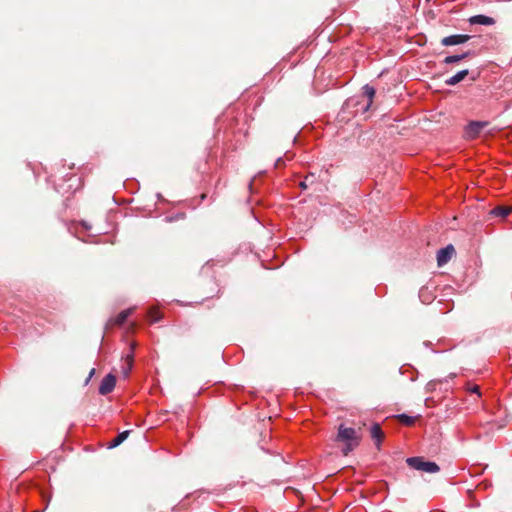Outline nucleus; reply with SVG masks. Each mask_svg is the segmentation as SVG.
Returning a JSON list of instances; mask_svg holds the SVG:
<instances>
[{
  "label": "nucleus",
  "instance_id": "2eb2a0df",
  "mask_svg": "<svg viewBox=\"0 0 512 512\" xmlns=\"http://www.w3.org/2000/svg\"><path fill=\"white\" fill-rule=\"evenodd\" d=\"M125 362L127 364V367L123 369V374L125 377H127L133 367V362H134V356L132 353L128 354L126 357H125Z\"/></svg>",
  "mask_w": 512,
  "mask_h": 512
},
{
  "label": "nucleus",
  "instance_id": "9b49d317",
  "mask_svg": "<svg viewBox=\"0 0 512 512\" xmlns=\"http://www.w3.org/2000/svg\"><path fill=\"white\" fill-rule=\"evenodd\" d=\"M363 91L364 95L368 98V103L364 109L365 111H367L373 102V98L375 96V89L372 86L365 85L363 87Z\"/></svg>",
  "mask_w": 512,
  "mask_h": 512
},
{
  "label": "nucleus",
  "instance_id": "aec40b11",
  "mask_svg": "<svg viewBox=\"0 0 512 512\" xmlns=\"http://www.w3.org/2000/svg\"><path fill=\"white\" fill-rule=\"evenodd\" d=\"M219 291H220V290L218 289V286L216 285V286H215V289H213V290H212L211 295L207 296V298H212V297H214V296L218 295Z\"/></svg>",
  "mask_w": 512,
  "mask_h": 512
},
{
  "label": "nucleus",
  "instance_id": "9d476101",
  "mask_svg": "<svg viewBox=\"0 0 512 512\" xmlns=\"http://www.w3.org/2000/svg\"><path fill=\"white\" fill-rule=\"evenodd\" d=\"M511 211L512 206H497L491 210L490 214L496 217L505 218L511 213Z\"/></svg>",
  "mask_w": 512,
  "mask_h": 512
},
{
  "label": "nucleus",
  "instance_id": "ddd939ff",
  "mask_svg": "<svg viewBox=\"0 0 512 512\" xmlns=\"http://www.w3.org/2000/svg\"><path fill=\"white\" fill-rule=\"evenodd\" d=\"M470 55V52H466V53H463V54H459V55H452V56H447L444 60H443V63L445 64H452V63H456V62H459L463 59H465L466 57H468Z\"/></svg>",
  "mask_w": 512,
  "mask_h": 512
},
{
  "label": "nucleus",
  "instance_id": "a211bd4d",
  "mask_svg": "<svg viewBox=\"0 0 512 512\" xmlns=\"http://www.w3.org/2000/svg\"><path fill=\"white\" fill-rule=\"evenodd\" d=\"M314 177V174H310L305 177V180L300 183V187L302 189H306L308 187V181Z\"/></svg>",
  "mask_w": 512,
  "mask_h": 512
},
{
  "label": "nucleus",
  "instance_id": "4be33fe9",
  "mask_svg": "<svg viewBox=\"0 0 512 512\" xmlns=\"http://www.w3.org/2000/svg\"><path fill=\"white\" fill-rule=\"evenodd\" d=\"M90 380H91V378H89V376H87L84 384L87 385L90 382Z\"/></svg>",
  "mask_w": 512,
  "mask_h": 512
},
{
  "label": "nucleus",
  "instance_id": "f03ea898",
  "mask_svg": "<svg viewBox=\"0 0 512 512\" xmlns=\"http://www.w3.org/2000/svg\"><path fill=\"white\" fill-rule=\"evenodd\" d=\"M406 463L419 471L427 473H437L440 468L435 462L425 461L423 457H410L406 459Z\"/></svg>",
  "mask_w": 512,
  "mask_h": 512
},
{
  "label": "nucleus",
  "instance_id": "dca6fc26",
  "mask_svg": "<svg viewBox=\"0 0 512 512\" xmlns=\"http://www.w3.org/2000/svg\"><path fill=\"white\" fill-rule=\"evenodd\" d=\"M399 421L402 423V424H405L407 426H411L414 424L415 422V418L414 417H411V416H408L406 414H400L397 416Z\"/></svg>",
  "mask_w": 512,
  "mask_h": 512
},
{
  "label": "nucleus",
  "instance_id": "423d86ee",
  "mask_svg": "<svg viewBox=\"0 0 512 512\" xmlns=\"http://www.w3.org/2000/svg\"><path fill=\"white\" fill-rule=\"evenodd\" d=\"M470 39L469 35H463V34H456L444 37L441 40V44L443 46H452V45H459L467 42Z\"/></svg>",
  "mask_w": 512,
  "mask_h": 512
},
{
  "label": "nucleus",
  "instance_id": "6e6552de",
  "mask_svg": "<svg viewBox=\"0 0 512 512\" xmlns=\"http://www.w3.org/2000/svg\"><path fill=\"white\" fill-rule=\"evenodd\" d=\"M469 22L471 24H480V25H487V26L495 24L494 18L489 17V16H485V15H475V16H472L469 19Z\"/></svg>",
  "mask_w": 512,
  "mask_h": 512
},
{
  "label": "nucleus",
  "instance_id": "412c9836",
  "mask_svg": "<svg viewBox=\"0 0 512 512\" xmlns=\"http://www.w3.org/2000/svg\"><path fill=\"white\" fill-rule=\"evenodd\" d=\"M94 374H95V369H94V368H92V369L90 370L89 374H88L89 378H92V377L94 376Z\"/></svg>",
  "mask_w": 512,
  "mask_h": 512
},
{
  "label": "nucleus",
  "instance_id": "20e7f679",
  "mask_svg": "<svg viewBox=\"0 0 512 512\" xmlns=\"http://www.w3.org/2000/svg\"><path fill=\"white\" fill-rule=\"evenodd\" d=\"M487 124V122L481 121L470 122L465 128V137L468 139H475Z\"/></svg>",
  "mask_w": 512,
  "mask_h": 512
},
{
  "label": "nucleus",
  "instance_id": "39448f33",
  "mask_svg": "<svg viewBox=\"0 0 512 512\" xmlns=\"http://www.w3.org/2000/svg\"><path fill=\"white\" fill-rule=\"evenodd\" d=\"M116 385V377L113 374L106 375L99 386V393L101 395H107L113 391Z\"/></svg>",
  "mask_w": 512,
  "mask_h": 512
},
{
  "label": "nucleus",
  "instance_id": "f3484780",
  "mask_svg": "<svg viewBox=\"0 0 512 512\" xmlns=\"http://www.w3.org/2000/svg\"><path fill=\"white\" fill-rule=\"evenodd\" d=\"M148 315L152 323L158 322L162 318L161 313L157 309H150Z\"/></svg>",
  "mask_w": 512,
  "mask_h": 512
},
{
  "label": "nucleus",
  "instance_id": "f257e3e1",
  "mask_svg": "<svg viewBox=\"0 0 512 512\" xmlns=\"http://www.w3.org/2000/svg\"><path fill=\"white\" fill-rule=\"evenodd\" d=\"M361 429V427L355 429L351 427H346L343 424L339 425L338 433L335 440L338 442H343L345 444V447L342 449L343 455L347 456L359 445L362 438Z\"/></svg>",
  "mask_w": 512,
  "mask_h": 512
},
{
  "label": "nucleus",
  "instance_id": "4468645a",
  "mask_svg": "<svg viewBox=\"0 0 512 512\" xmlns=\"http://www.w3.org/2000/svg\"><path fill=\"white\" fill-rule=\"evenodd\" d=\"M131 313H132V309H126V310L121 311L115 318V323L118 325L123 324L126 321V319L130 316Z\"/></svg>",
  "mask_w": 512,
  "mask_h": 512
},
{
  "label": "nucleus",
  "instance_id": "7ed1b4c3",
  "mask_svg": "<svg viewBox=\"0 0 512 512\" xmlns=\"http://www.w3.org/2000/svg\"><path fill=\"white\" fill-rule=\"evenodd\" d=\"M454 254H455V248L452 244H449L446 247L441 248L437 252V265L439 267L444 266L451 260V258L453 257Z\"/></svg>",
  "mask_w": 512,
  "mask_h": 512
},
{
  "label": "nucleus",
  "instance_id": "6ab92c4d",
  "mask_svg": "<svg viewBox=\"0 0 512 512\" xmlns=\"http://www.w3.org/2000/svg\"><path fill=\"white\" fill-rule=\"evenodd\" d=\"M468 390H469L470 392H472V393H476L478 396H480V395H481V393H480V388H479V386H478V385H473V386H471V387H468Z\"/></svg>",
  "mask_w": 512,
  "mask_h": 512
},
{
  "label": "nucleus",
  "instance_id": "5701e85b",
  "mask_svg": "<svg viewBox=\"0 0 512 512\" xmlns=\"http://www.w3.org/2000/svg\"><path fill=\"white\" fill-rule=\"evenodd\" d=\"M33 512H39V511L35 510V511H33Z\"/></svg>",
  "mask_w": 512,
  "mask_h": 512
},
{
  "label": "nucleus",
  "instance_id": "f8f14e48",
  "mask_svg": "<svg viewBox=\"0 0 512 512\" xmlns=\"http://www.w3.org/2000/svg\"><path fill=\"white\" fill-rule=\"evenodd\" d=\"M129 431H123L121 432L120 434H118L109 444V448H114V447H117L119 446L122 442H124L128 435H129Z\"/></svg>",
  "mask_w": 512,
  "mask_h": 512
},
{
  "label": "nucleus",
  "instance_id": "0eeeda50",
  "mask_svg": "<svg viewBox=\"0 0 512 512\" xmlns=\"http://www.w3.org/2000/svg\"><path fill=\"white\" fill-rule=\"evenodd\" d=\"M371 438L375 441V445L379 449L380 444L384 438V433L378 423H374L370 429Z\"/></svg>",
  "mask_w": 512,
  "mask_h": 512
},
{
  "label": "nucleus",
  "instance_id": "1a4fd4ad",
  "mask_svg": "<svg viewBox=\"0 0 512 512\" xmlns=\"http://www.w3.org/2000/svg\"><path fill=\"white\" fill-rule=\"evenodd\" d=\"M469 71L467 69L461 70L452 77L448 78L445 83L449 86H453L461 82L468 75Z\"/></svg>",
  "mask_w": 512,
  "mask_h": 512
}]
</instances>
